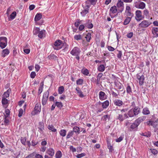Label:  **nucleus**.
<instances>
[{
	"instance_id": "1",
	"label": "nucleus",
	"mask_w": 158,
	"mask_h": 158,
	"mask_svg": "<svg viewBox=\"0 0 158 158\" xmlns=\"http://www.w3.org/2000/svg\"><path fill=\"white\" fill-rule=\"evenodd\" d=\"M63 46H65L64 48V49L65 51H67L69 48V45H67L65 43H63L62 41L60 40H57L54 43V44L52 46L55 50H58L62 48Z\"/></svg>"
},
{
	"instance_id": "2",
	"label": "nucleus",
	"mask_w": 158,
	"mask_h": 158,
	"mask_svg": "<svg viewBox=\"0 0 158 158\" xmlns=\"http://www.w3.org/2000/svg\"><path fill=\"white\" fill-rule=\"evenodd\" d=\"M85 6L83 5L84 10L81 12V14L83 17H84L87 13H89V9L90 7V6L87 5V2H85Z\"/></svg>"
},
{
	"instance_id": "3",
	"label": "nucleus",
	"mask_w": 158,
	"mask_h": 158,
	"mask_svg": "<svg viewBox=\"0 0 158 158\" xmlns=\"http://www.w3.org/2000/svg\"><path fill=\"white\" fill-rule=\"evenodd\" d=\"M119 12L121 13L124 10V3L121 0H118L116 4Z\"/></svg>"
},
{
	"instance_id": "4",
	"label": "nucleus",
	"mask_w": 158,
	"mask_h": 158,
	"mask_svg": "<svg viewBox=\"0 0 158 158\" xmlns=\"http://www.w3.org/2000/svg\"><path fill=\"white\" fill-rule=\"evenodd\" d=\"M134 6L136 8L141 9H144L145 7V3L142 2H136L134 3Z\"/></svg>"
},
{
	"instance_id": "5",
	"label": "nucleus",
	"mask_w": 158,
	"mask_h": 158,
	"mask_svg": "<svg viewBox=\"0 0 158 158\" xmlns=\"http://www.w3.org/2000/svg\"><path fill=\"white\" fill-rule=\"evenodd\" d=\"M81 52L80 48L77 47H75L72 49L70 53L73 56H75L80 55Z\"/></svg>"
},
{
	"instance_id": "6",
	"label": "nucleus",
	"mask_w": 158,
	"mask_h": 158,
	"mask_svg": "<svg viewBox=\"0 0 158 158\" xmlns=\"http://www.w3.org/2000/svg\"><path fill=\"white\" fill-rule=\"evenodd\" d=\"M152 23L147 20L143 21L139 24V27L141 28H147Z\"/></svg>"
},
{
	"instance_id": "7",
	"label": "nucleus",
	"mask_w": 158,
	"mask_h": 158,
	"mask_svg": "<svg viewBox=\"0 0 158 158\" xmlns=\"http://www.w3.org/2000/svg\"><path fill=\"white\" fill-rule=\"evenodd\" d=\"M49 94V92L48 90L46 91L44 93L42 100V104L43 105H45L46 104Z\"/></svg>"
},
{
	"instance_id": "8",
	"label": "nucleus",
	"mask_w": 158,
	"mask_h": 158,
	"mask_svg": "<svg viewBox=\"0 0 158 158\" xmlns=\"http://www.w3.org/2000/svg\"><path fill=\"white\" fill-rule=\"evenodd\" d=\"M136 77L139 85H142L143 84L144 79V75L140 73L137 74L136 75Z\"/></svg>"
},
{
	"instance_id": "9",
	"label": "nucleus",
	"mask_w": 158,
	"mask_h": 158,
	"mask_svg": "<svg viewBox=\"0 0 158 158\" xmlns=\"http://www.w3.org/2000/svg\"><path fill=\"white\" fill-rule=\"evenodd\" d=\"M147 123L148 125L152 126L154 128L158 130V121L157 119L154 122L150 120L147 122Z\"/></svg>"
},
{
	"instance_id": "10",
	"label": "nucleus",
	"mask_w": 158,
	"mask_h": 158,
	"mask_svg": "<svg viewBox=\"0 0 158 158\" xmlns=\"http://www.w3.org/2000/svg\"><path fill=\"white\" fill-rule=\"evenodd\" d=\"M135 19L137 21H139L142 19V14L141 11L140 10H137L135 11Z\"/></svg>"
},
{
	"instance_id": "11",
	"label": "nucleus",
	"mask_w": 158,
	"mask_h": 158,
	"mask_svg": "<svg viewBox=\"0 0 158 158\" xmlns=\"http://www.w3.org/2000/svg\"><path fill=\"white\" fill-rule=\"evenodd\" d=\"M132 109L130 110V111L129 112L128 114L130 117L133 116L134 115H136L138 114L139 111V109Z\"/></svg>"
},
{
	"instance_id": "12",
	"label": "nucleus",
	"mask_w": 158,
	"mask_h": 158,
	"mask_svg": "<svg viewBox=\"0 0 158 158\" xmlns=\"http://www.w3.org/2000/svg\"><path fill=\"white\" fill-rule=\"evenodd\" d=\"M99 97L100 100H104L106 99L107 95L104 92L101 91L99 92Z\"/></svg>"
},
{
	"instance_id": "13",
	"label": "nucleus",
	"mask_w": 158,
	"mask_h": 158,
	"mask_svg": "<svg viewBox=\"0 0 158 158\" xmlns=\"http://www.w3.org/2000/svg\"><path fill=\"white\" fill-rule=\"evenodd\" d=\"M46 153L50 156L53 157L55 154V150L53 148H50L47 150Z\"/></svg>"
},
{
	"instance_id": "14",
	"label": "nucleus",
	"mask_w": 158,
	"mask_h": 158,
	"mask_svg": "<svg viewBox=\"0 0 158 158\" xmlns=\"http://www.w3.org/2000/svg\"><path fill=\"white\" fill-rule=\"evenodd\" d=\"M84 25L85 27L89 29H91L93 27V24L91 23V21L89 19L86 21V23Z\"/></svg>"
},
{
	"instance_id": "15",
	"label": "nucleus",
	"mask_w": 158,
	"mask_h": 158,
	"mask_svg": "<svg viewBox=\"0 0 158 158\" xmlns=\"http://www.w3.org/2000/svg\"><path fill=\"white\" fill-rule=\"evenodd\" d=\"M46 31L45 30H42L40 31L38 36L40 39H42L45 37Z\"/></svg>"
},
{
	"instance_id": "16",
	"label": "nucleus",
	"mask_w": 158,
	"mask_h": 158,
	"mask_svg": "<svg viewBox=\"0 0 158 158\" xmlns=\"http://www.w3.org/2000/svg\"><path fill=\"white\" fill-rule=\"evenodd\" d=\"M152 34L156 37H158V28L153 27L152 30Z\"/></svg>"
},
{
	"instance_id": "17",
	"label": "nucleus",
	"mask_w": 158,
	"mask_h": 158,
	"mask_svg": "<svg viewBox=\"0 0 158 158\" xmlns=\"http://www.w3.org/2000/svg\"><path fill=\"white\" fill-rule=\"evenodd\" d=\"M9 101L7 99H6L5 97H3L2 100V104L3 106H5V108L7 107V104L8 103Z\"/></svg>"
},
{
	"instance_id": "18",
	"label": "nucleus",
	"mask_w": 158,
	"mask_h": 158,
	"mask_svg": "<svg viewBox=\"0 0 158 158\" xmlns=\"http://www.w3.org/2000/svg\"><path fill=\"white\" fill-rule=\"evenodd\" d=\"M9 53V50L7 48H6L2 50L1 55L2 57H4L8 55Z\"/></svg>"
},
{
	"instance_id": "19",
	"label": "nucleus",
	"mask_w": 158,
	"mask_h": 158,
	"mask_svg": "<svg viewBox=\"0 0 158 158\" xmlns=\"http://www.w3.org/2000/svg\"><path fill=\"white\" fill-rule=\"evenodd\" d=\"M39 131L41 132L44 129V125L43 122H40L39 123Z\"/></svg>"
},
{
	"instance_id": "20",
	"label": "nucleus",
	"mask_w": 158,
	"mask_h": 158,
	"mask_svg": "<svg viewBox=\"0 0 158 158\" xmlns=\"http://www.w3.org/2000/svg\"><path fill=\"white\" fill-rule=\"evenodd\" d=\"M106 65V64L100 65L98 68V70L100 72H103L105 70Z\"/></svg>"
},
{
	"instance_id": "21",
	"label": "nucleus",
	"mask_w": 158,
	"mask_h": 158,
	"mask_svg": "<svg viewBox=\"0 0 158 158\" xmlns=\"http://www.w3.org/2000/svg\"><path fill=\"white\" fill-rule=\"evenodd\" d=\"M114 102L115 105L119 106H121L123 104V102L119 99L115 100Z\"/></svg>"
},
{
	"instance_id": "22",
	"label": "nucleus",
	"mask_w": 158,
	"mask_h": 158,
	"mask_svg": "<svg viewBox=\"0 0 158 158\" xmlns=\"http://www.w3.org/2000/svg\"><path fill=\"white\" fill-rule=\"evenodd\" d=\"M42 15L41 14L37 13L35 18V21H39L41 18Z\"/></svg>"
},
{
	"instance_id": "23",
	"label": "nucleus",
	"mask_w": 158,
	"mask_h": 158,
	"mask_svg": "<svg viewBox=\"0 0 158 158\" xmlns=\"http://www.w3.org/2000/svg\"><path fill=\"white\" fill-rule=\"evenodd\" d=\"M16 15V13L15 11H14L10 16L8 19L9 20H11L14 19Z\"/></svg>"
},
{
	"instance_id": "24",
	"label": "nucleus",
	"mask_w": 158,
	"mask_h": 158,
	"mask_svg": "<svg viewBox=\"0 0 158 158\" xmlns=\"http://www.w3.org/2000/svg\"><path fill=\"white\" fill-rule=\"evenodd\" d=\"M76 90L77 92V94H78L80 97L82 98L84 97L83 94L81 90L79 88H77Z\"/></svg>"
},
{
	"instance_id": "25",
	"label": "nucleus",
	"mask_w": 158,
	"mask_h": 158,
	"mask_svg": "<svg viewBox=\"0 0 158 158\" xmlns=\"http://www.w3.org/2000/svg\"><path fill=\"white\" fill-rule=\"evenodd\" d=\"M41 111V109H34L31 113V114L33 115H35L38 114L40 113Z\"/></svg>"
},
{
	"instance_id": "26",
	"label": "nucleus",
	"mask_w": 158,
	"mask_h": 158,
	"mask_svg": "<svg viewBox=\"0 0 158 158\" xmlns=\"http://www.w3.org/2000/svg\"><path fill=\"white\" fill-rule=\"evenodd\" d=\"M110 10L111 13L114 14L116 13L117 9L116 6H114L111 7Z\"/></svg>"
},
{
	"instance_id": "27",
	"label": "nucleus",
	"mask_w": 158,
	"mask_h": 158,
	"mask_svg": "<svg viewBox=\"0 0 158 158\" xmlns=\"http://www.w3.org/2000/svg\"><path fill=\"white\" fill-rule=\"evenodd\" d=\"M139 124L138 123H137L135 121L134 123L131 125L130 128L131 129L133 130L137 128Z\"/></svg>"
},
{
	"instance_id": "28",
	"label": "nucleus",
	"mask_w": 158,
	"mask_h": 158,
	"mask_svg": "<svg viewBox=\"0 0 158 158\" xmlns=\"http://www.w3.org/2000/svg\"><path fill=\"white\" fill-rule=\"evenodd\" d=\"M59 134L60 135L63 137H64L66 135V131L64 129L61 130L59 132Z\"/></svg>"
},
{
	"instance_id": "29",
	"label": "nucleus",
	"mask_w": 158,
	"mask_h": 158,
	"mask_svg": "<svg viewBox=\"0 0 158 158\" xmlns=\"http://www.w3.org/2000/svg\"><path fill=\"white\" fill-rule=\"evenodd\" d=\"M109 104V102L108 100H107L103 102L102 104V106L104 109L107 107Z\"/></svg>"
},
{
	"instance_id": "30",
	"label": "nucleus",
	"mask_w": 158,
	"mask_h": 158,
	"mask_svg": "<svg viewBox=\"0 0 158 158\" xmlns=\"http://www.w3.org/2000/svg\"><path fill=\"white\" fill-rule=\"evenodd\" d=\"M145 119V118L143 117H139L135 121L137 123H138L139 125L140 123L143 121Z\"/></svg>"
},
{
	"instance_id": "31",
	"label": "nucleus",
	"mask_w": 158,
	"mask_h": 158,
	"mask_svg": "<svg viewBox=\"0 0 158 158\" xmlns=\"http://www.w3.org/2000/svg\"><path fill=\"white\" fill-rule=\"evenodd\" d=\"M62 156V154L60 151H57L55 154L56 158H60Z\"/></svg>"
},
{
	"instance_id": "32",
	"label": "nucleus",
	"mask_w": 158,
	"mask_h": 158,
	"mask_svg": "<svg viewBox=\"0 0 158 158\" xmlns=\"http://www.w3.org/2000/svg\"><path fill=\"white\" fill-rule=\"evenodd\" d=\"M11 91V89H8L6 92L4 93V96L5 97L7 98L9 96L10 94Z\"/></svg>"
},
{
	"instance_id": "33",
	"label": "nucleus",
	"mask_w": 158,
	"mask_h": 158,
	"mask_svg": "<svg viewBox=\"0 0 158 158\" xmlns=\"http://www.w3.org/2000/svg\"><path fill=\"white\" fill-rule=\"evenodd\" d=\"M85 38L87 42H89L91 39V34L89 33H88L86 35Z\"/></svg>"
},
{
	"instance_id": "34",
	"label": "nucleus",
	"mask_w": 158,
	"mask_h": 158,
	"mask_svg": "<svg viewBox=\"0 0 158 158\" xmlns=\"http://www.w3.org/2000/svg\"><path fill=\"white\" fill-rule=\"evenodd\" d=\"M81 72L84 75L87 76L89 73L88 70L87 69H83L81 70Z\"/></svg>"
},
{
	"instance_id": "35",
	"label": "nucleus",
	"mask_w": 158,
	"mask_h": 158,
	"mask_svg": "<svg viewBox=\"0 0 158 158\" xmlns=\"http://www.w3.org/2000/svg\"><path fill=\"white\" fill-rule=\"evenodd\" d=\"M74 134L73 131H69L66 137L67 139H69Z\"/></svg>"
},
{
	"instance_id": "36",
	"label": "nucleus",
	"mask_w": 158,
	"mask_h": 158,
	"mask_svg": "<svg viewBox=\"0 0 158 158\" xmlns=\"http://www.w3.org/2000/svg\"><path fill=\"white\" fill-rule=\"evenodd\" d=\"M73 131L75 133H77L78 134L80 133V129L78 127H74L73 128Z\"/></svg>"
},
{
	"instance_id": "37",
	"label": "nucleus",
	"mask_w": 158,
	"mask_h": 158,
	"mask_svg": "<svg viewBox=\"0 0 158 158\" xmlns=\"http://www.w3.org/2000/svg\"><path fill=\"white\" fill-rule=\"evenodd\" d=\"M7 39L6 37H0V42L7 43Z\"/></svg>"
},
{
	"instance_id": "38",
	"label": "nucleus",
	"mask_w": 158,
	"mask_h": 158,
	"mask_svg": "<svg viewBox=\"0 0 158 158\" xmlns=\"http://www.w3.org/2000/svg\"><path fill=\"white\" fill-rule=\"evenodd\" d=\"M48 129L51 130L52 131L55 132L56 131V129H55L54 126L52 125H49L48 126Z\"/></svg>"
},
{
	"instance_id": "39",
	"label": "nucleus",
	"mask_w": 158,
	"mask_h": 158,
	"mask_svg": "<svg viewBox=\"0 0 158 158\" xmlns=\"http://www.w3.org/2000/svg\"><path fill=\"white\" fill-rule=\"evenodd\" d=\"M40 31V29L38 27L34 28L33 31L34 35H36L39 34Z\"/></svg>"
},
{
	"instance_id": "40",
	"label": "nucleus",
	"mask_w": 158,
	"mask_h": 158,
	"mask_svg": "<svg viewBox=\"0 0 158 158\" xmlns=\"http://www.w3.org/2000/svg\"><path fill=\"white\" fill-rule=\"evenodd\" d=\"M143 14L147 17H148L149 16V12L148 10L147 9H145L143 10Z\"/></svg>"
},
{
	"instance_id": "41",
	"label": "nucleus",
	"mask_w": 158,
	"mask_h": 158,
	"mask_svg": "<svg viewBox=\"0 0 158 158\" xmlns=\"http://www.w3.org/2000/svg\"><path fill=\"white\" fill-rule=\"evenodd\" d=\"M58 93L59 94H61L63 93L64 91V88L63 86H61L59 87Z\"/></svg>"
},
{
	"instance_id": "42",
	"label": "nucleus",
	"mask_w": 158,
	"mask_h": 158,
	"mask_svg": "<svg viewBox=\"0 0 158 158\" xmlns=\"http://www.w3.org/2000/svg\"><path fill=\"white\" fill-rule=\"evenodd\" d=\"M131 19V18H128V17H127L124 22V24L126 25L128 24L130 22Z\"/></svg>"
},
{
	"instance_id": "43",
	"label": "nucleus",
	"mask_w": 158,
	"mask_h": 158,
	"mask_svg": "<svg viewBox=\"0 0 158 158\" xmlns=\"http://www.w3.org/2000/svg\"><path fill=\"white\" fill-rule=\"evenodd\" d=\"M74 38L75 40H78L81 39L82 36L81 35H74Z\"/></svg>"
},
{
	"instance_id": "44",
	"label": "nucleus",
	"mask_w": 158,
	"mask_h": 158,
	"mask_svg": "<svg viewBox=\"0 0 158 158\" xmlns=\"http://www.w3.org/2000/svg\"><path fill=\"white\" fill-rule=\"evenodd\" d=\"M48 58L50 60H56L57 57L54 54H51L50 56H48Z\"/></svg>"
},
{
	"instance_id": "45",
	"label": "nucleus",
	"mask_w": 158,
	"mask_h": 158,
	"mask_svg": "<svg viewBox=\"0 0 158 158\" xmlns=\"http://www.w3.org/2000/svg\"><path fill=\"white\" fill-rule=\"evenodd\" d=\"M83 80L82 79H79L76 81L77 84V85H81L83 84Z\"/></svg>"
},
{
	"instance_id": "46",
	"label": "nucleus",
	"mask_w": 158,
	"mask_h": 158,
	"mask_svg": "<svg viewBox=\"0 0 158 158\" xmlns=\"http://www.w3.org/2000/svg\"><path fill=\"white\" fill-rule=\"evenodd\" d=\"M10 111L9 109H6L5 113L4 114V116L6 117H7L9 115Z\"/></svg>"
},
{
	"instance_id": "47",
	"label": "nucleus",
	"mask_w": 158,
	"mask_h": 158,
	"mask_svg": "<svg viewBox=\"0 0 158 158\" xmlns=\"http://www.w3.org/2000/svg\"><path fill=\"white\" fill-rule=\"evenodd\" d=\"M126 91L127 93L129 94H131L132 92L131 89L130 85H128L126 88Z\"/></svg>"
},
{
	"instance_id": "48",
	"label": "nucleus",
	"mask_w": 158,
	"mask_h": 158,
	"mask_svg": "<svg viewBox=\"0 0 158 158\" xmlns=\"http://www.w3.org/2000/svg\"><path fill=\"white\" fill-rule=\"evenodd\" d=\"M86 155L85 153H82L80 154H78L75 156L77 158H81L83 156H84Z\"/></svg>"
},
{
	"instance_id": "49",
	"label": "nucleus",
	"mask_w": 158,
	"mask_h": 158,
	"mask_svg": "<svg viewBox=\"0 0 158 158\" xmlns=\"http://www.w3.org/2000/svg\"><path fill=\"white\" fill-rule=\"evenodd\" d=\"M55 105L58 108H61L62 106V104L61 102H55Z\"/></svg>"
},
{
	"instance_id": "50",
	"label": "nucleus",
	"mask_w": 158,
	"mask_h": 158,
	"mask_svg": "<svg viewBox=\"0 0 158 158\" xmlns=\"http://www.w3.org/2000/svg\"><path fill=\"white\" fill-rule=\"evenodd\" d=\"M7 43H0V47L2 48H4L6 46Z\"/></svg>"
},
{
	"instance_id": "51",
	"label": "nucleus",
	"mask_w": 158,
	"mask_h": 158,
	"mask_svg": "<svg viewBox=\"0 0 158 158\" xmlns=\"http://www.w3.org/2000/svg\"><path fill=\"white\" fill-rule=\"evenodd\" d=\"M98 0H88L90 4L93 5H95L97 2Z\"/></svg>"
},
{
	"instance_id": "52",
	"label": "nucleus",
	"mask_w": 158,
	"mask_h": 158,
	"mask_svg": "<svg viewBox=\"0 0 158 158\" xmlns=\"http://www.w3.org/2000/svg\"><path fill=\"white\" fill-rule=\"evenodd\" d=\"M127 13V15L128 18H130L131 19L132 17L133 16V14L131 13V11H129L126 12Z\"/></svg>"
},
{
	"instance_id": "53",
	"label": "nucleus",
	"mask_w": 158,
	"mask_h": 158,
	"mask_svg": "<svg viewBox=\"0 0 158 158\" xmlns=\"http://www.w3.org/2000/svg\"><path fill=\"white\" fill-rule=\"evenodd\" d=\"M43 84L42 86H40L39 88L38 93L39 94H40L42 92L43 89Z\"/></svg>"
},
{
	"instance_id": "54",
	"label": "nucleus",
	"mask_w": 158,
	"mask_h": 158,
	"mask_svg": "<svg viewBox=\"0 0 158 158\" xmlns=\"http://www.w3.org/2000/svg\"><path fill=\"white\" fill-rule=\"evenodd\" d=\"M69 149L73 152H75L76 151V149L74 148L73 146H70L69 147Z\"/></svg>"
},
{
	"instance_id": "55",
	"label": "nucleus",
	"mask_w": 158,
	"mask_h": 158,
	"mask_svg": "<svg viewBox=\"0 0 158 158\" xmlns=\"http://www.w3.org/2000/svg\"><path fill=\"white\" fill-rule=\"evenodd\" d=\"M143 112L144 114H148L150 113L148 109H143Z\"/></svg>"
},
{
	"instance_id": "56",
	"label": "nucleus",
	"mask_w": 158,
	"mask_h": 158,
	"mask_svg": "<svg viewBox=\"0 0 158 158\" xmlns=\"http://www.w3.org/2000/svg\"><path fill=\"white\" fill-rule=\"evenodd\" d=\"M150 150H151V152L154 155H156L158 153V151L156 149H150Z\"/></svg>"
},
{
	"instance_id": "57",
	"label": "nucleus",
	"mask_w": 158,
	"mask_h": 158,
	"mask_svg": "<svg viewBox=\"0 0 158 158\" xmlns=\"http://www.w3.org/2000/svg\"><path fill=\"white\" fill-rule=\"evenodd\" d=\"M107 147L109 149L110 151L112 152V147L110 143L109 142L107 143Z\"/></svg>"
},
{
	"instance_id": "58",
	"label": "nucleus",
	"mask_w": 158,
	"mask_h": 158,
	"mask_svg": "<svg viewBox=\"0 0 158 158\" xmlns=\"http://www.w3.org/2000/svg\"><path fill=\"white\" fill-rule=\"evenodd\" d=\"M26 139L25 138H21V143L23 144L24 145H25V143L26 142Z\"/></svg>"
},
{
	"instance_id": "59",
	"label": "nucleus",
	"mask_w": 158,
	"mask_h": 158,
	"mask_svg": "<svg viewBox=\"0 0 158 158\" xmlns=\"http://www.w3.org/2000/svg\"><path fill=\"white\" fill-rule=\"evenodd\" d=\"M123 139V137L122 136H120L118 138L116 139V141L117 142H121Z\"/></svg>"
},
{
	"instance_id": "60",
	"label": "nucleus",
	"mask_w": 158,
	"mask_h": 158,
	"mask_svg": "<svg viewBox=\"0 0 158 158\" xmlns=\"http://www.w3.org/2000/svg\"><path fill=\"white\" fill-rule=\"evenodd\" d=\"M107 48L111 52L113 51L115 49L114 48L110 46H107Z\"/></svg>"
},
{
	"instance_id": "61",
	"label": "nucleus",
	"mask_w": 158,
	"mask_h": 158,
	"mask_svg": "<svg viewBox=\"0 0 158 158\" xmlns=\"http://www.w3.org/2000/svg\"><path fill=\"white\" fill-rule=\"evenodd\" d=\"M122 55V52L121 51H118V53L117 55V57L118 58L120 59L121 58Z\"/></svg>"
},
{
	"instance_id": "62",
	"label": "nucleus",
	"mask_w": 158,
	"mask_h": 158,
	"mask_svg": "<svg viewBox=\"0 0 158 158\" xmlns=\"http://www.w3.org/2000/svg\"><path fill=\"white\" fill-rule=\"evenodd\" d=\"M36 76V73L35 72H32L30 74V77L32 78H34Z\"/></svg>"
},
{
	"instance_id": "63",
	"label": "nucleus",
	"mask_w": 158,
	"mask_h": 158,
	"mask_svg": "<svg viewBox=\"0 0 158 158\" xmlns=\"http://www.w3.org/2000/svg\"><path fill=\"white\" fill-rule=\"evenodd\" d=\"M85 27V25H82V24L81 25H80V26L78 28L79 30L80 31H82L84 29Z\"/></svg>"
},
{
	"instance_id": "64",
	"label": "nucleus",
	"mask_w": 158,
	"mask_h": 158,
	"mask_svg": "<svg viewBox=\"0 0 158 158\" xmlns=\"http://www.w3.org/2000/svg\"><path fill=\"white\" fill-rule=\"evenodd\" d=\"M133 35L132 32H130L127 34V36L128 38H131L133 36Z\"/></svg>"
}]
</instances>
